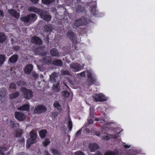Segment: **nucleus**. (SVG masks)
<instances>
[{"label":"nucleus","instance_id":"obj_45","mask_svg":"<svg viewBox=\"0 0 155 155\" xmlns=\"http://www.w3.org/2000/svg\"><path fill=\"white\" fill-rule=\"evenodd\" d=\"M4 16V13L2 11L0 10V18H3Z\"/></svg>","mask_w":155,"mask_h":155},{"label":"nucleus","instance_id":"obj_46","mask_svg":"<svg viewBox=\"0 0 155 155\" xmlns=\"http://www.w3.org/2000/svg\"><path fill=\"white\" fill-rule=\"evenodd\" d=\"M78 74L80 75L81 77H85V73L84 71H83L80 74Z\"/></svg>","mask_w":155,"mask_h":155},{"label":"nucleus","instance_id":"obj_43","mask_svg":"<svg viewBox=\"0 0 155 155\" xmlns=\"http://www.w3.org/2000/svg\"><path fill=\"white\" fill-rule=\"evenodd\" d=\"M32 77H34L35 78H37L38 77V75L35 72H33L31 74Z\"/></svg>","mask_w":155,"mask_h":155},{"label":"nucleus","instance_id":"obj_52","mask_svg":"<svg viewBox=\"0 0 155 155\" xmlns=\"http://www.w3.org/2000/svg\"><path fill=\"white\" fill-rule=\"evenodd\" d=\"M63 74H68L69 73V72L68 71H63Z\"/></svg>","mask_w":155,"mask_h":155},{"label":"nucleus","instance_id":"obj_49","mask_svg":"<svg viewBox=\"0 0 155 155\" xmlns=\"http://www.w3.org/2000/svg\"><path fill=\"white\" fill-rule=\"evenodd\" d=\"M19 142L24 143L25 142V139L24 138H22L21 140H19Z\"/></svg>","mask_w":155,"mask_h":155},{"label":"nucleus","instance_id":"obj_9","mask_svg":"<svg viewBox=\"0 0 155 155\" xmlns=\"http://www.w3.org/2000/svg\"><path fill=\"white\" fill-rule=\"evenodd\" d=\"M117 137H115L112 135L107 133H104V135L101 137V139L104 140H107L111 138L116 139Z\"/></svg>","mask_w":155,"mask_h":155},{"label":"nucleus","instance_id":"obj_2","mask_svg":"<svg viewBox=\"0 0 155 155\" xmlns=\"http://www.w3.org/2000/svg\"><path fill=\"white\" fill-rule=\"evenodd\" d=\"M36 15L34 14H30L26 16L21 18V20L25 22H28L31 21H35L37 19Z\"/></svg>","mask_w":155,"mask_h":155},{"label":"nucleus","instance_id":"obj_57","mask_svg":"<svg viewBox=\"0 0 155 155\" xmlns=\"http://www.w3.org/2000/svg\"><path fill=\"white\" fill-rule=\"evenodd\" d=\"M10 122L11 124L14 126V125L15 124L14 122L12 120H10Z\"/></svg>","mask_w":155,"mask_h":155},{"label":"nucleus","instance_id":"obj_60","mask_svg":"<svg viewBox=\"0 0 155 155\" xmlns=\"http://www.w3.org/2000/svg\"><path fill=\"white\" fill-rule=\"evenodd\" d=\"M106 124L107 125H108L109 124L108 123H106Z\"/></svg>","mask_w":155,"mask_h":155},{"label":"nucleus","instance_id":"obj_61","mask_svg":"<svg viewBox=\"0 0 155 155\" xmlns=\"http://www.w3.org/2000/svg\"><path fill=\"white\" fill-rule=\"evenodd\" d=\"M3 89V90H4V91H5V90H4V88H3V89Z\"/></svg>","mask_w":155,"mask_h":155},{"label":"nucleus","instance_id":"obj_55","mask_svg":"<svg viewBox=\"0 0 155 155\" xmlns=\"http://www.w3.org/2000/svg\"><path fill=\"white\" fill-rule=\"evenodd\" d=\"M95 155H102V154L101 153L98 151V152H96L95 154Z\"/></svg>","mask_w":155,"mask_h":155},{"label":"nucleus","instance_id":"obj_31","mask_svg":"<svg viewBox=\"0 0 155 155\" xmlns=\"http://www.w3.org/2000/svg\"><path fill=\"white\" fill-rule=\"evenodd\" d=\"M84 8L83 7L81 6H78L76 9V11L78 12H82L84 11Z\"/></svg>","mask_w":155,"mask_h":155},{"label":"nucleus","instance_id":"obj_42","mask_svg":"<svg viewBox=\"0 0 155 155\" xmlns=\"http://www.w3.org/2000/svg\"><path fill=\"white\" fill-rule=\"evenodd\" d=\"M82 131V129H80V130H78L76 134V137H78L80 136L81 135Z\"/></svg>","mask_w":155,"mask_h":155},{"label":"nucleus","instance_id":"obj_47","mask_svg":"<svg viewBox=\"0 0 155 155\" xmlns=\"http://www.w3.org/2000/svg\"><path fill=\"white\" fill-rule=\"evenodd\" d=\"M124 147L126 149H128L131 146L130 145L125 144L124 145Z\"/></svg>","mask_w":155,"mask_h":155},{"label":"nucleus","instance_id":"obj_58","mask_svg":"<svg viewBox=\"0 0 155 155\" xmlns=\"http://www.w3.org/2000/svg\"><path fill=\"white\" fill-rule=\"evenodd\" d=\"M0 155H4L3 152L1 150H0Z\"/></svg>","mask_w":155,"mask_h":155},{"label":"nucleus","instance_id":"obj_40","mask_svg":"<svg viewBox=\"0 0 155 155\" xmlns=\"http://www.w3.org/2000/svg\"><path fill=\"white\" fill-rule=\"evenodd\" d=\"M45 29L47 31H49L52 30V27L50 25H47L45 27Z\"/></svg>","mask_w":155,"mask_h":155},{"label":"nucleus","instance_id":"obj_24","mask_svg":"<svg viewBox=\"0 0 155 155\" xmlns=\"http://www.w3.org/2000/svg\"><path fill=\"white\" fill-rule=\"evenodd\" d=\"M54 106L59 111H61L62 110V108L60 105L57 101L55 102L53 104Z\"/></svg>","mask_w":155,"mask_h":155},{"label":"nucleus","instance_id":"obj_4","mask_svg":"<svg viewBox=\"0 0 155 155\" xmlns=\"http://www.w3.org/2000/svg\"><path fill=\"white\" fill-rule=\"evenodd\" d=\"M47 110V108L45 106L40 105L35 107L34 110V113L35 114H40L45 112Z\"/></svg>","mask_w":155,"mask_h":155},{"label":"nucleus","instance_id":"obj_11","mask_svg":"<svg viewBox=\"0 0 155 155\" xmlns=\"http://www.w3.org/2000/svg\"><path fill=\"white\" fill-rule=\"evenodd\" d=\"M33 70V66L31 64L27 65L24 70L25 73L27 74H30Z\"/></svg>","mask_w":155,"mask_h":155},{"label":"nucleus","instance_id":"obj_20","mask_svg":"<svg viewBox=\"0 0 155 155\" xmlns=\"http://www.w3.org/2000/svg\"><path fill=\"white\" fill-rule=\"evenodd\" d=\"M47 134V130L45 129L41 130L39 132V134L41 138H44L45 136Z\"/></svg>","mask_w":155,"mask_h":155},{"label":"nucleus","instance_id":"obj_26","mask_svg":"<svg viewBox=\"0 0 155 155\" xmlns=\"http://www.w3.org/2000/svg\"><path fill=\"white\" fill-rule=\"evenodd\" d=\"M67 36L72 40L74 39L75 38L74 34L73 32L71 31H69L68 32Z\"/></svg>","mask_w":155,"mask_h":155},{"label":"nucleus","instance_id":"obj_22","mask_svg":"<svg viewBox=\"0 0 155 155\" xmlns=\"http://www.w3.org/2000/svg\"><path fill=\"white\" fill-rule=\"evenodd\" d=\"M20 93L18 91L12 93L9 95V98L11 99L15 98L18 97Z\"/></svg>","mask_w":155,"mask_h":155},{"label":"nucleus","instance_id":"obj_39","mask_svg":"<svg viewBox=\"0 0 155 155\" xmlns=\"http://www.w3.org/2000/svg\"><path fill=\"white\" fill-rule=\"evenodd\" d=\"M74 154L75 155H85L83 152L80 151L75 152Z\"/></svg>","mask_w":155,"mask_h":155},{"label":"nucleus","instance_id":"obj_3","mask_svg":"<svg viewBox=\"0 0 155 155\" xmlns=\"http://www.w3.org/2000/svg\"><path fill=\"white\" fill-rule=\"evenodd\" d=\"M20 91L24 93L25 97L27 99H30L33 97V92L30 90L27 89L25 88H21Z\"/></svg>","mask_w":155,"mask_h":155},{"label":"nucleus","instance_id":"obj_15","mask_svg":"<svg viewBox=\"0 0 155 155\" xmlns=\"http://www.w3.org/2000/svg\"><path fill=\"white\" fill-rule=\"evenodd\" d=\"M18 56L16 54H14L10 57L9 59V61L11 63H15L17 61Z\"/></svg>","mask_w":155,"mask_h":155},{"label":"nucleus","instance_id":"obj_29","mask_svg":"<svg viewBox=\"0 0 155 155\" xmlns=\"http://www.w3.org/2000/svg\"><path fill=\"white\" fill-rule=\"evenodd\" d=\"M74 25L76 27L82 25V22L81 21L80 18L78 20H76L75 21Z\"/></svg>","mask_w":155,"mask_h":155},{"label":"nucleus","instance_id":"obj_25","mask_svg":"<svg viewBox=\"0 0 155 155\" xmlns=\"http://www.w3.org/2000/svg\"><path fill=\"white\" fill-rule=\"evenodd\" d=\"M23 133V130L20 129H18L16 131L15 136L17 137H21Z\"/></svg>","mask_w":155,"mask_h":155},{"label":"nucleus","instance_id":"obj_34","mask_svg":"<svg viewBox=\"0 0 155 155\" xmlns=\"http://www.w3.org/2000/svg\"><path fill=\"white\" fill-rule=\"evenodd\" d=\"M62 95L65 97H68L69 95V93L66 91H64L61 92Z\"/></svg>","mask_w":155,"mask_h":155},{"label":"nucleus","instance_id":"obj_1","mask_svg":"<svg viewBox=\"0 0 155 155\" xmlns=\"http://www.w3.org/2000/svg\"><path fill=\"white\" fill-rule=\"evenodd\" d=\"M30 137L27 141L26 147L29 148L30 145L36 142V135L35 131L32 130L30 133Z\"/></svg>","mask_w":155,"mask_h":155},{"label":"nucleus","instance_id":"obj_6","mask_svg":"<svg viewBox=\"0 0 155 155\" xmlns=\"http://www.w3.org/2000/svg\"><path fill=\"white\" fill-rule=\"evenodd\" d=\"M40 13L39 15L42 19L47 21H50L51 17L47 13L43 10H41Z\"/></svg>","mask_w":155,"mask_h":155},{"label":"nucleus","instance_id":"obj_5","mask_svg":"<svg viewBox=\"0 0 155 155\" xmlns=\"http://www.w3.org/2000/svg\"><path fill=\"white\" fill-rule=\"evenodd\" d=\"M70 68L72 71L77 72L81 70V66L80 64L78 63H72L70 64Z\"/></svg>","mask_w":155,"mask_h":155},{"label":"nucleus","instance_id":"obj_17","mask_svg":"<svg viewBox=\"0 0 155 155\" xmlns=\"http://www.w3.org/2000/svg\"><path fill=\"white\" fill-rule=\"evenodd\" d=\"M8 13L15 17L18 18L19 16V14L14 9H11L8 10Z\"/></svg>","mask_w":155,"mask_h":155},{"label":"nucleus","instance_id":"obj_35","mask_svg":"<svg viewBox=\"0 0 155 155\" xmlns=\"http://www.w3.org/2000/svg\"><path fill=\"white\" fill-rule=\"evenodd\" d=\"M52 152V153L53 154V155H60L61 154L60 153L58 152V151L57 150L53 149H51V150Z\"/></svg>","mask_w":155,"mask_h":155},{"label":"nucleus","instance_id":"obj_12","mask_svg":"<svg viewBox=\"0 0 155 155\" xmlns=\"http://www.w3.org/2000/svg\"><path fill=\"white\" fill-rule=\"evenodd\" d=\"M31 42L32 43L39 45H41L42 43V41L41 39L36 36L32 38Z\"/></svg>","mask_w":155,"mask_h":155},{"label":"nucleus","instance_id":"obj_59","mask_svg":"<svg viewBox=\"0 0 155 155\" xmlns=\"http://www.w3.org/2000/svg\"><path fill=\"white\" fill-rule=\"evenodd\" d=\"M16 49L17 50L19 49H20V47L18 46H16Z\"/></svg>","mask_w":155,"mask_h":155},{"label":"nucleus","instance_id":"obj_38","mask_svg":"<svg viewBox=\"0 0 155 155\" xmlns=\"http://www.w3.org/2000/svg\"><path fill=\"white\" fill-rule=\"evenodd\" d=\"M68 127L70 130L72 128V123L71 120H69L68 121Z\"/></svg>","mask_w":155,"mask_h":155},{"label":"nucleus","instance_id":"obj_56","mask_svg":"<svg viewBox=\"0 0 155 155\" xmlns=\"http://www.w3.org/2000/svg\"><path fill=\"white\" fill-rule=\"evenodd\" d=\"M95 134L98 136H100V133L99 132H96L95 133Z\"/></svg>","mask_w":155,"mask_h":155},{"label":"nucleus","instance_id":"obj_37","mask_svg":"<svg viewBox=\"0 0 155 155\" xmlns=\"http://www.w3.org/2000/svg\"><path fill=\"white\" fill-rule=\"evenodd\" d=\"M17 84L19 86H24L25 84V83L22 81H20L17 82Z\"/></svg>","mask_w":155,"mask_h":155},{"label":"nucleus","instance_id":"obj_36","mask_svg":"<svg viewBox=\"0 0 155 155\" xmlns=\"http://www.w3.org/2000/svg\"><path fill=\"white\" fill-rule=\"evenodd\" d=\"M104 155H116V154L114 152L108 151L105 153Z\"/></svg>","mask_w":155,"mask_h":155},{"label":"nucleus","instance_id":"obj_23","mask_svg":"<svg viewBox=\"0 0 155 155\" xmlns=\"http://www.w3.org/2000/svg\"><path fill=\"white\" fill-rule=\"evenodd\" d=\"M59 85V82H57L56 83H54L53 87L54 90L56 92L60 90Z\"/></svg>","mask_w":155,"mask_h":155},{"label":"nucleus","instance_id":"obj_21","mask_svg":"<svg viewBox=\"0 0 155 155\" xmlns=\"http://www.w3.org/2000/svg\"><path fill=\"white\" fill-rule=\"evenodd\" d=\"M29 109V106L28 104H25L18 108L19 110H27Z\"/></svg>","mask_w":155,"mask_h":155},{"label":"nucleus","instance_id":"obj_10","mask_svg":"<svg viewBox=\"0 0 155 155\" xmlns=\"http://www.w3.org/2000/svg\"><path fill=\"white\" fill-rule=\"evenodd\" d=\"M89 148L91 152H94L96 150L99 149V146L97 143H93L89 145Z\"/></svg>","mask_w":155,"mask_h":155},{"label":"nucleus","instance_id":"obj_51","mask_svg":"<svg viewBox=\"0 0 155 155\" xmlns=\"http://www.w3.org/2000/svg\"><path fill=\"white\" fill-rule=\"evenodd\" d=\"M34 4H35L38 1V0H30Z\"/></svg>","mask_w":155,"mask_h":155},{"label":"nucleus","instance_id":"obj_18","mask_svg":"<svg viewBox=\"0 0 155 155\" xmlns=\"http://www.w3.org/2000/svg\"><path fill=\"white\" fill-rule=\"evenodd\" d=\"M87 72L88 73L87 75L88 77V80L91 81L92 83H94L96 81L95 79L92 77L91 71H87Z\"/></svg>","mask_w":155,"mask_h":155},{"label":"nucleus","instance_id":"obj_48","mask_svg":"<svg viewBox=\"0 0 155 155\" xmlns=\"http://www.w3.org/2000/svg\"><path fill=\"white\" fill-rule=\"evenodd\" d=\"M52 115L53 116L55 117L57 116L58 115V114L56 112H53L52 113Z\"/></svg>","mask_w":155,"mask_h":155},{"label":"nucleus","instance_id":"obj_50","mask_svg":"<svg viewBox=\"0 0 155 155\" xmlns=\"http://www.w3.org/2000/svg\"><path fill=\"white\" fill-rule=\"evenodd\" d=\"M93 123V120L91 119L88 120V124H91Z\"/></svg>","mask_w":155,"mask_h":155},{"label":"nucleus","instance_id":"obj_7","mask_svg":"<svg viewBox=\"0 0 155 155\" xmlns=\"http://www.w3.org/2000/svg\"><path fill=\"white\" fill-rule=\"evenodd\" d=\"M14 115L15 118L19 121H23L25 117V115L20 112H16Z\"/></svg>","mask_w":155,"mask_h":155},{"label":"nucleus","instance_id":"obj_8","mask_svg":"<svg viewBox=\"0 0 155 155\" xmlns=\"http://www.w3.org/2000/svg\"><path fill=\"white\" fill-rule=\"evenodd\" d=\"M94 100L96 101H106L107 99L103 94H96L94 96Z\"/></svg>","mask_w":155,"mask_h":155},{"label":"nucleus","instance_id":"obj_53","mask_svg":"<svg viewBox=\"0 0 155 155\" xmlns=\"http://www.w3.org/2000/svg\"><path fill=\"white\" fill-rule=\"evenodd\" d=\"M85 130L86 132L88 133H90V130L89 129L86 128L85 129Z\"/></svg>","mask_w":155,"mask_h":155},{"label":"nucleus","instance_id":"obj_41","mask_svg":"<svg viewBox=\"0 0 155 155\" xmlns=\"http://www.w3.org/2000/svg\"><path fill=\"white\" fill-rule=\"evenodd\" d=\"M9 87L11 89H15L16 88V86L15 84L12 83L10 85Z\"/></svg>","mask_w":155,"mask_h":155},{"label":"nucleus","instance_id":"obj_28","mask_svg":"<svg viewBox=\"0 0 155 155\" xmlns=\"http://www.w3.org/2000/svg\"><path fill=\"white\" fill-rule=\"evenodd\" d=\"M5 61V57L4 55L0 54V66L2 65Z\"/></svg>","mask_w":155,"mask_h":155},{"label":"nucleus","instance_id":"obj_63","mask_svg":"<svg viewBox=\"0 0 155 155\" xmlns=\"http://www.w3.org/2000/svg\"><path fill=\"white\" fill-rule=\"evenodd\" d=\"M2 95H4V94H2Z\"/></svg>","mask_w":155,"mask_h":155},{"label":"nucleus","instance_id":"obj_33","mask_svg":"<svg viewBox=\"0 0 155 155\" xmlns=\"http://www.w3.org/2000/svg\"><path fill=\"white\" fill-rule=\"evenodd\" d=\"M50 143V141L48 139H45V140L42 143L43 145L44 146H46L49 144Z\"/></svg>","mask_w":155,"mask_h":155},{"label":"nucleus","instance_id":"obj_14","mask_svg":"<svg viewBox=\"0 0 155 155\" xmlns=\"http://www.w3.org/2000/svg\"><path fill=\"white\" fill-rule=\"evenodd\" d=\"M28 10L29 12H35L38 15L41 13V10L38 9L34 6L29 7L28 8Z\"/></svg>","mask_w":155,"mask_h":155},{"label":"nucleus","instance_id":"obj_27","mask_svg":"<svg viewBox=\"0 0 155 155\" xmlns=\"http://www.w3.org/2000/svg\"><path fill=\"white\" fill-rule=\"evenodd\" d=\"M6 38V36L2 33H0V42L2 43L4 41Z\"/></svg>","mask_w":155,"mask_h":155},{"label":"nucleus","instance_id":"obj_64","mask_svg":"<svg viewBox=\"0 0 155 155\" xmlns=\"http://www.w3.org/2000/svg\"><path fill=\"white\" fill-rule=\"evenodd\" d=\"M102 129H104L103 127H102Z\"/></svg>","mask_w":155,"mask_h":155},{"label":"nucleus","instance_id":"obj_62","mask_svg":"<svg viewBox=\"0 0 155 155\" xmlns=\"http://www.w3.org/2000/svg\"><path fill=\"white\" fill-rule=\"evenodd\" d=\"M95 119V120H97V119Z\"/></svg>","mask_w":155,"mask_h":155},{"label":"nucleus","instance_id":"obj_16","mask_svg":"<svg viewBox=\"0 0 155 155\" xmlns=\"http://www.w3.org/2000/svg\"><path fill=\"white\" fill-rule=\"evenodd\" d=\"M58 74L56 72L53 73L50 75V79L51 81L52 82H54L56 81V80L57 78Z\"/></svg>","mask_w":155,"mask_h":155},{"label":"nucleus","instance_id":"obj_19","mask_svg":"<svg viewBox=\"0 0 155 155\" xmlns=\"http://www.w3.org/2000/svg\"><path fill=\"white\" fill-rule=\"evenodd\" d=\"M52 63L53 64L58 66H61L63 64L62 62L60 60H54Z\"/></svg>","mask_w":155,"mask_h":155},{"label":"nucleus","instance_id":"obj_54","mask_svg":"<svg viewBox=\"0 0 155 155\" xmlns=\"http://www.w3.org/2000/svg\"><path fill=\"white\" fill-rule=\"evenodd\" d=\"M44 155H51L48 151H45L44 153Z\"/></svg>","mask_w":155,"mask_h":155},{"label":"nucleus","instance_id":"obj_44","mask_svg":"<svg viewBox=\"0 0 155 155\" xmlns=\"http://www.w3.org/2000/svg\"><path fill=\"white\" fill-rule=\"evenodd\" d=\"M91 12L93 14H95L96 12V9L95 7H94L93 8H91Z\"/></svg>","mask_w":155,"mask_h":155},{"label":"nucleus","instance_id":"obj_32","mask_svg":"<svg viewBox=\"0 0 155 155\" xmlns=\"http://www.w3.org/2000/svg\"><path fill=\"white\" fill-rule=\"evenodd\" d=\"M81 21L82 22V25L83 24H86L87 23V20L83 17H82L80 18Z\"/></svg>","mask_w":155,"mask_h":155},{"label":"nucleus","instance_id":"obj_30","mask_svg":"<svg viewBox=\"0 0 155 155\" xmlns=\"http://www.w3.org/2000/svg\"><path fill=\"white\" fill-rule=\"evenodd\" d=\"M54 1L55 0H42V3L46 5L50 4Z\"/></svg>","mask_w":155,"mask_h":155},{"label":"nucleus","instance_id":"obj_13","mask_svg":"<svg viewBox=\"0 0 155 155\" xmlns=\"http://www.w3.org/2000/svg\"><path fill=\"white\" fill-rule=\"evenodd\" d=\"M51 55L53 57H60V54L57 50L55 48L51 49L50 51Z\"/></svg>","mask_w":155,"mask_h":155}]
</instances>
